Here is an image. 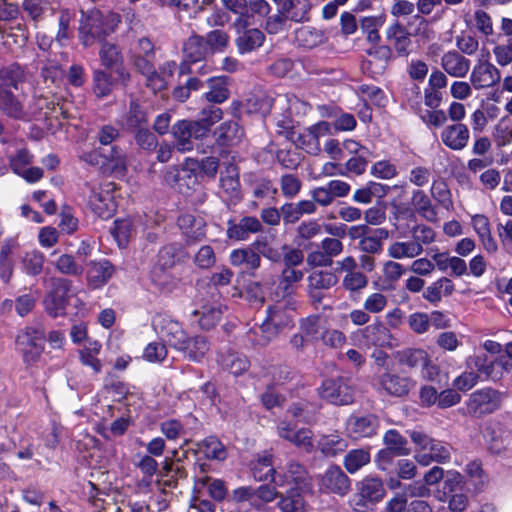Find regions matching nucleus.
Masks as SVG:
<instances>
[{
  "mask_svg": "<svg viewBox=\"0 0 512 512\" xmlns=\"http://www.w3.org/2000/svg\"><path fill=\"white\" fill-rule=\"evenodd\" d=\"M120 22L119 15L113 12L103 13L94 9L84 14L79 27V37L86 47L113 33Z\"/></svg>",
  "mask_w": 512,
  "mask_h": 512,
  "instance_id": "obj_1",
  "label": "nucleus"
},
{
  "mask_svg": "<svg viewBox=\"0 0 512 512\" xmlns=\"http://www.w3.org/2000/svg\"><path fill=\"white\" fill-rule=\"evenodd\" d=\"M411 441L415 444V460L422 466L432 462H446L450 459V446L427 434L413 430L409 433Z\"/></svg>",
  "mask_w": 512,
  "mask_h": 512,
  "instance_id": "obj_2",
  "label": "nucleus"
},
{
  "mask_svg": "<svg viewBox=\"0 0 512 512\" xmlns=\"http://www.w3.org/2000/svg\"><path fill=\"white\" fill-rule=\"evenodd\" d=\"M16 348L27 366L36 364L44 351V329L37 326L20 330L16 336Z\"/></svg>",
  "mask_w": 512,
  "mask_h": 512,
  "instance_id": "obj_3",
  "label": "nucleus"
},
{
  "mask_svg": "<svg viewBox=\"0 0 512 512\" xmlns=\"http://www.w3.org/2000/svg\"><path fill=\"white\" fill-rule=\"evenodd\" d=\"M225 7L239 17L234 21L236 31L253 25L255 14L264 16L269 12V5L265 0H222Z\"/></svg>",
  "mask_w": 512,
  "mask_h": 512,
  "instance_id": "obj_4",
  "label": "nucleus"
},
{
  "mask_svg": "<svg viewBox=\"0 0 512 512\" xmlns=\"http://www.w3.org/2000/svg\"><path fill=\"white\" fill-rule=\"evenodd\" d=\"M385 495L383 483L379 478L366 477L358 488V492L351 500L355 512H368L373 505L381 501Z\"/></svg>",
  "mask_w": 512,
  "mask_h": 512,
  "instance_id": "obj_5",
  "label": "nucleus"
},
{
  "mask_svg": "<svg viewBox=\"0 0 512 512\" xmlns=\"http://www.w3.org/2000/svg\"><path fill=\"white\" fill-rule=\"evenodd\" d=\"M465 365L468 368H475L483 373L486 379L493 381L501 379L505 373L512 370V362L506 357H499L489 361L484 353L474 354L466 358Z\"/></svg>",
  "mask_w": 512,
  "mask_h": 512,
  "instance_id": "obj_6",
  "label": "nucleus"
},
{
  "mask_svg": "<svg viewBox=\"0 0 512 512\" xmlns=\"http://www.w3.org/2000/svg\"><path fill=\"white\" fill-rule=\"evenodd\" d=\"M114 189L115 186L112 182L101 184L92 189L88 204L93 213L102 219L112 217L116 211Z\"/></svg>",
  "mask_w": 512,
  "mask_h": 512,
  "instance_id": "obj_7",
  "label": "nucleus"
},
{
  "mask_svg": "<svg viewBox=\"0 0 512 512\" xmlns=\"http://www.w3.org/2000/svg\"><path fill=\"white\" fill-rule=\"evenodd\" d=\"M153 326L160 339L177 351L183 348L188 335L181 324L166 316H158L153 321Z\"/></svg>",
  "mask_w": 512,
  "mask_h": 512,
  "instance_id": "obj_8",
  "label": "nucleus"
},
{
  "mask_svg": "<svg viewBox=\"0 0 512 512\" xmlns=\"http://www.w3.org/2000/svg\"><path fill=\"white\" fill-rule=\"evenodd\" d=\"M501 404V395L492 388H482L473 392L468 399L467 409L473 416H483L496 411Z\"/></svg>",
  "mask_w": 512,
  "mask_h": 512,
  "instance_id": "obj_9",
  "label": "nucleus"
},
{
  "mask_svg": "<svg viewBox=\"0 0 512 512\" xmlns=\"http://www.w3.org/2000/svg\"><path fill=\"white\" fill-rule=\"evenodd\" d=\"M179 151H190L193 148L192 139H200L207 135L206 126L196 121L181 120L172 128Z\"/></svg>",
  "mask_w": 512,
  "mask_h": 512,
  "instance_id": "obj_10",
  "label": "nucleus"
},
{
  "mask_svg": "<svg viewBox=\"0 0 512 512\" xmlns=\"http://www.w3.org/2000/svg\"><path fill=\"white\" fill-rule=\"evenodd\" d=\"M319 395L334 405H348L353 402V389L344 378L324 381L319 388Z\"/></svg>",
  "mask_w": 512,
  "mask_h": 512,
  "instance_id": "obj_11",
  "label": "nucleus"
},
{
  "mask_svg": "<svg viewBox=\"0 0 512 512\" xmlns=\"http://www.w3.org/2000/svg\"><path fill=\"white\" fill-rule=\"evenodd\" d=\"M99 58L101 64L106 69L112 70L117 74L118 80L127 82L130 79V74L123 65L121 51L116 44L110 42L102 43Z\"/></svg>",
  "mask_w": 512,
  "mask_h": 512,
  "instance_id": "obj_12",
  "label": "nucleus"
},
{
  "mask_svg": "<svg viewBox=\"0 0 512 512\" xmlns=\"http://www.w3.org/2000/svg\"><path fill=\"white\" fill-rule=\"evenodd\" d=\"M500 79V71L488 59H480L470 74V82L477 90L492 87Z\"/></svg>",
  "mask_w": 512,
  "mask_h": 512,
  "instance_id": "obj_13",
  "label": "nucleus"
},
{
  "mask_svg": "<svg viewBox=\"0 0 512 512\" xmlns=\"http://www.w3.org/2000/svg\"><path fill=\"white\" fill-rule=\"evenodd\" d=\"M273 483L280 487L296 490H307L309 487V480L307 472L303 466L298 463H289L287 469L283 473H278L273 478Z\"/></svg>",
  "mask_w": 512,
  "mask_h": 512,
  "instance_id": "obj_14",
  "label": "nucleus"
},
{
  "mask_svg": "<svg viewBox=\"0 0 512 512\" xmlns=\"http://www.w3.org/2000/svg\"><path fill=\"white\" fill-rule=\"evenodd\" d=\"M70 281L66 279L54 280V288L45 298V307L54 317L62 314L70 296Z\"/></svg>",
  "mask_w": 512,
  "mask_h": 512,
  "instance_id": "obj_15",
  "label": "nucleus"
},
{
  "mask_svg": "<svg viewBox=\"0 0 512 512\" xmlns=\"http://www.w3.org/2000/svg\"><path fill=\"white\" fill-rule=\"evenodd\" d=\"M378 421L374 415H351L346 422L347 435L352 439L372 437L376 434Z\"/></svg>",
  "mask_w": 512,
  "mask_h": 512,
  "instance_id": "obj_16",
  "label": "nucleus"
},
{
  "mask_svg": "<svg viewBox=\"0 0 512 512\" xmlns=\"http://www.w3.org/2000/svg\"><path fill=\"white\" fill-rule=\"evenodd\" d=\"M470 224L483 249L489 254L497 253L498 243L492 235L489 218L484 214H475L471 216Z\"/></svg>",
  "mask_w": 512,
  "mask_h": 512,
  "instance_id": "obj_17",
  "label": "nucleus"
},
{
  "mask_svg": "<svg viewBox=\"0 0 512 512\" xmlns=\"http://www.w3.org/2000/svg\"><path fill=\"white\" fill-rule=\"evenodd\" d=\"M442 0H416V8L418 13L413 15L408 22V28L416 25L414 34L416 36L428 37L430 32L429 22L424 16L430 15L437 6H440Z\"/></svg>",
  "mask_w": 512,
  "mask_h": 512,
  "instance_id": "obj_18",
  "label": "nucleus"
},
{
  "mask_svg": "<svg viewBox=\"0 0 512 512\" xmlns=\"http://www.w3.org/2000/svg\"><path fill=\"white\" fill-rule=\"evenodd\" d=\"M277 432L279 437L291 442L299 449L310 452L313 448L312 432L309 429L294 430L289 423L282 421L277 427Z\"/></svg>",
  "mask_w": 512,
  "mask_h": 512,
  "instance_id": "obj_19",
  "label": "nucleus"
},
{
  "mask_svg": "<svg viewBox=\"0 0 512 512\" xmlns=\"http://www.w3.org/2000/svg\"><path fill=\"white\" fill-rule=\"evenodd\" d=\"M321 489L338 495H345L350 489V481L340 467L331 466L321 478Z\"/></svg>",
  "mask_w": 512,
  "mask_h": 512,
  "instance_id": "obj_20",
  "label": "nucleus"
},
{
  "mask_svg": "<svg viewBox=\"0 0 512 512\" xmlns=\"http://www.w3.org/2000/svg\"><path fill=\"white\" fill-rule=\"evenodd\" d=\"M440 65L454 78H464L470 70V60L454 50L443 54Z\"/></svg>",
  "mask_w": 512,
  "mask_h": 512,
  "instance_id": "obj_21",
  "label": "nucleus"
},
{
  "mask_svg": "<svg viewBox=\"0 0 512 512\" xmlns=\"http://www.w3.org/2000/svg\"><path fill=\"white\" fill-rule=\"evenodd\" d=\"M469 138V130L464 124L458 123L446 126L441 132V140L444 145L455 151L464 149Z\"/></svg>",
  "mask_w": 512,
  "mask_h": 512,
  "instance_id": "obj_22",
  "label": "nucleus"
},
{
  "mask_svg": "<svg viewBox=\"0 0 512 512\" xmlns=\"http://www.w3.org/2000/svg\"><path fill=\"white\" fill-rule=\"evenodd\" d=\"M362 336L368 345L387 347L393 345L389 329L380 321L367 325L361 330Z\"/></svg>",
  "mask_w": 512,
  "mask_h": 512,
  "instance_id": "obj_23",
  "label": "nucleus"
},
{
  "mask_svg": "<svg viewBox=\"0 0 512 512\" xmlns=\"http://www.w3.org/2000/svg\"><path fill=\"white\" fill-rule=\"evenodd\" d=\"M178 227L187 241H199L205 236V222L201 217L183 214L178 218Z\"/></svg>",
  "mask_w": 512,
  "mask_h": 512,
  "instance_id": "obj_24",
  "label": "nucleus"
},
{
  "mask_svg": "<svg viewBox=\"0 0 512 512\" xmlns=\"http://www.w3.org/2000/svg\"><path fill=\"white\" fill-rule=\"evenodd\" d=\"M386 35L390 44L401 55L408 53V48L411 44L410 36H416L414 34V30L409 32L408 28L400 24L398 21L388 27Z\"/></svg>",
  "mask_w": 512,
  "mask_h": 512,
  "instance_id": "obj_25",
  "label": "nucleus"
},
{
  "mask_svg": "<svg viewBox=\"0 0 512 512\" xmlns=\"http://www.w3.org/2000/svg\"><path fill=\"white\" fill-rule=\"evenodd\" d=\"M461 483V475L457 472L449 473L444 481V490L454 493L449 499V509L451 512H463L468 506V498L463 493H456Z\"/></svg>",
  "mask_w": 512,
  "mask_h": 512,
  "instance_id": "obj_26",
  "label": "nucleus"
},
{
  "mask_svg": "<svg viewBox=\"0 0 512 512\" xmlns=\"http://www.w3.org/2000/svg\"><path fill=\"white\" fill-rule=\"evenodd\" d=\"M380 385L388 394L397 397L407 395L414 386L410 378L391 373H386L381 376Z\"/></svg>",
  "mask_w": 512,
  "mask_h": 512,
  "instance_id": "obj_27",
  "label": "nucleus"
},
{
  "mask_svg": "<svg viewBox=\"0 0 512 512\" xmlns=\"http://www.w3.org/2000/svg\"><path fill=\"white\" fill-rule=\"evenodd\" d=\"M165 180L169 185L176 187L181 193H187L198 184L196 174L185 168L169 171L165 176Z\"/></svg>",
  "mask_w": 512,
  "mask_h": 512,
  "instance_id": "obj_28",
  "label": "nucleus"
},
{
  "mask_svg": "<svg viewBox=\"0 0 512 512\" xmlns=\"http://www.w3.org/2000/svg\"><path fill=\"white\" fill-rule=\"evenodd\" d=\"M236 46L241 54L252 52L253 50L262 46L265 36L264 34L256 29L243 28L240 31H236Z\"/></svg>",
  "mask_w": 512,
  "mask_h": 512,
  "instance_id": "obj_29",
  "label": "nucleus"
},
{
  "mask_svg": "<svg viewBox=\"0 0 512 512\" xmlns=\"http://www.w3.org/2000/svg\"><path fill=\"white\" fill-rule=\"evenodd\" d=\"M175 264V249L171 246H165L159 250L158 260L152 271L153 281L159 285H165L166 280L162 277H166L165 271L170 269Z\"/></svg>",
  "mask_w": 512,
  "mask_h": 512,
  "instance_id": "obj_30",
  "label": "nucleus"
},
{
  "mask_svg": "<svg viewBox=\"0 0 512 512\" xmlns=\"http://www.w3.org/2000/svg\"><path fill=\"white\" fill-rule=\"evenodd\" d=\"M0 110L9 117L23 118L25 112L21 95L14 91L0 90Z\"/></svg>",
  "mask_w": 512,
  "mask_h": 512,
  "instance_id": "obj_31",
  "label": "nucleus"
},
{
  "mask_svg": "<svg viewBox=\"0 0 512 512\" xmlns=\"http://www.w3.org/2000/svg\"><path fill=\"white\" fill-rule=\"evenodd\" d=\"M305 490L289 489L281 493L278 508L282 512H306L307 504L302 493Z\"/></svg>",
  "mask_w": 512,
  "mask_h": 512,
  "instance_id": "obj_32",
  "label": "nucleus"
},
{
  "mask_svg": "<svg viewBox=\"0 0 512 512\" xmlns=\"http://www.w3.org/2000/svg\"><path fill=\"white\" fill-rule=\"evenodd\" d=\"M24 81V71L18 65H10L0 70V90L18 92Z\"/></svg>",
  "mask_w": 512,
  "mask_h": 512,
  "instance_id": "obj_33",
  "label": "nucleus"
},
{
  "mask_svg": "<svg viewBox=\"0 0 512 512\" xmlns=\"http://www.w3.org/2000/svg\"><path fill=\"white\" fill-rule=\"evenodd\" d=\"M184 347L181 348L180 352L183 356L190 361H200L205 357L209 350V345L205 337L194 336L187 338Z\"/></svg>",
  "mask_w": 512,
  "mask_h": 512,
  "instance_id": "obj_34",
  "label": "nucleus"
},
{
  "mask_svg": "<svg viewBox=\"0 0 512 512\" xmlns=\"http://www.w3.org/2000/svg\"><path fill=\"white\" fill-rule=\"evenodd\" d=\"M423 250V247L413 240L407 242L396 241L388 246L387 254L392 259L415 258L421 255Z\"/></svg>",
  "mask_w": 512,
  "mask_h": 512,
  "instance_id": "obj_35",
  "label": "nucleus"
},
{
  "mask_svg": "<svg viewBox=\"0 0 512 512\" xmlns=\"http://www.w3.org/2000/svg\"><path fill=\"white\" fill-rule=\"evenodd\" d=\"M389 238L385 228H378L368 233L359 241V248L364 253L377 254L382 251L383 241Z\"/></svg>",
  "mask_w": 512,
  "mask_h": 512,
  "instance_id": "obj_36",
  "label": "nucleus"
},
{
  "mask_svg": "<svg viewBox=\"0 0 512 512\" xmlns=\"http://www.w3.org/2000/svg\"><path fill=\"white\" fill-rule=\"evenodd\" d=\"M233 266H243L246 270H256L260 266V256L250 248L235 249L230 253Z\"/></svg>",
  "mask_w": 512,
  "mask_h": 512,
  "instance_id": "obj_37",
  "label": "nucleus"
},
{
  "mask_svg": "<svg viewBox=\"0 0 512 512\" xmlns=\"http://www.w3.org/2000/svg\"><path fill=\"white\" fill-rule=\"evenodd\" d=\"M184 54L186 61L195 63L209 55L202 36H191L184 44Z\"/></svg>",
  "mask_w": 512,
  "mask_h": 512,
  "instance_id": "obj_38",
  "label": "nucleus"
},
{
  "mask_svg": "<svg viewBox=\"0 0 512 512\" xmlns=\"http://www.w3.org/2000/svg\"><path fill=\"white\" fill-rule=\"evenodd\" d=\"M295 39L300 46L311 49L322 44L325 36L321 30L305 26L296 31Z\"/></svg>",
  "mask_w": 512,
  "mask_h": 512,
  "instance_id": "obj_39",
  "label": "nucleus"
},
{
  "mask_svg": "<svg viewBox=\"0 0 512 512\" xmlns=\"http://www.w3.org/2000/svg\"><path fill=\"white\" fill-rule=\"evenodd\" d=\"M113 266L108 261L93 263L89 272V283L97 288L105 284L113 274Z\"/></svg>",
  "mask_w": 512,
  "mask_h": 512,
  "instance_id": "obj_40",
  "label": "nucleus"
},
{
  "mask_svg": "<svg viewBox=\"0 0 512 512\" xmlns=\"http://www.w3.org/2000/svg\"><path fill=\"white\" fill-rule=\"evenodd\" d=\"M310 4L307 0H289L283 4V13L286 19L301 22L308 18Z\"/></svg>",
  "mask_w": 512,
  "mask_h": 512,
  "instance_id": "obj_41",
  "label": "nucleus"
},
{
  "mask_svg": "<svg viewBox=\"0 0 512 512\" xmlns=\"http://www.w3.org/2000/svg\"><path fill=\"white\" fill-rule=\"evenodd\" d=\"M311 296L319 298L317 290L329 289L337 283V277L328 271H315L308 277Z\"/></svg>",
  "mask_w": 512,
  "mask_h": 512,
  "instance_id": "obj_42",
  "label": "nucleus"
},
{
  "mask_svg": "<svg viewBox=\"0 0 512 512\" xmlns=\"http://www.w3.org/2000/svg\"><path fill=\"white\" fill-rule=\"evenodd\" d=\"M383 442L397 456H407L410 454L407 440L395 429L388 430L384 434Z\"/></svg>",
  "mask_w": 512,
  "mask_h": 512,
  "instance_id": "obj_43",
  "label": "nucleus"
},
{
  "mask_svg": "<svg viewBox=\"0 0 512 512\" xmlns=\"http://www.w3.org/2000/svg\"><path fill=\"white\" fill-rule=\"evenodd\" d=\"M103 170L110 171L117 175H123L126 170V160L122 152L111 148L108 153L103 154Z\"/></svg>",
  "mask_w": 512,
  "mask_h": 512,
  "instance_id": "obj_44",
  "label": "nucleus"
},
{
  "mask_svg": "<svg viewBox=\"0 0 512 512\" xmlns=\"http://www.w3.org/2000/svg\"><path fill=\"white\" fill-rule=\"evenodd\" d=\"M210 90L205 94L207 101L222 103L228 98L226 78L212 77L208 80Z\"/></svg>",
  "mask_w": 512,
  "mask_h": 512,
  "instance_id": "obj_45",
  "label": "nucleus"
},
{
  "mask_svg": "<svg viewBox=\"0 0 512 512\" xmlns=\"http://www.w3.org/2000/svg\"><path fill=\"white\" fill-rule=\"evenodd\" d=\"M463 371L457 377H455L452 381V386L459 392H467L475 387L479 380L480 376L483 373H479L475 368H468Z\"/></svg>",
  "mask_w": 512,
  "mask_h": 512,
  "instance_id": "obj_46",
  "label": "nucleus"
},
{
  "mask_svg": "<svg viewBox=\"0 0 512 512\" xmlns=\"http://www.w3.org/2000/svg\"><path fill=\"white\" fill-rule=\"evenodd\" d=\"M320 451L327 456H334L343 452L346 447V441L337 434L324 435L318 441Z\"/></svg>",
  "mask_w": 512,
  "mask_h": 512,
  "instance_id": "obj_47",
  "label": "nucleus"
},
{
  "mask_svg": "<svg viewBox=\"0 0 512 512\" xmlns=\"http://www.w3.org/2000/svg\"><path fill=\"white\" fill-rule=\"evenodd\" d=\"M252 474L257 481H266L269 478L273 480L277 474L273 467L272 456L259 457L253 464Z\"/></svg>",
  "mask_w": 512,
  "mask_h": 512,
  "instance_id": "obj_48",
  "label": "nucleus"
},
{
  "mask_svg": "<svg viewBox=\"0 0 512 512\" xmlns=\"http://www.w3.org/2000/svg\"><path fill=\"white\" fill-rule=\"evenodd\" d=\"M119 497L116 491L99 493L94 498L93 505L99 512H120Z\"/></svg>",
  "mask_w": 512,
  "mask_h": 512,
  "instance_id": "obj_49",
  "label": "nucleus"
},
{
  "mask_svg": "<svg viewBox=\"0 0 512 512\" xmlns=\"http://www.w3.org/2000/svg\"><path fill=\"white\" fill-rule=\"evenodd\" d=\"M111 233L119 247H126L133 233L132 220L130 218L116 219Z\"/></svg>",
  "mask_w": 512,
  "mask_h": 512,
  "instance_id": "obj_50",
  "label": "nucleus"
},
{
  "mask_svg": "<svg viewBox=\"0 0 512 512\" xmlns=\"http://www.w3.org/2000/svg\"><path fill=\"white\" fill-rule=\"evenodd\" d=\"M44 255L37 250H31L24 254L21 259L23 271L31 276L41 273L44 265Z\"/></svg>",
  "mask_w": 512,
  "mask_h": 512,
  "instance_id": "obj_51",
  "label": "nucleus"
},
{
  "mask_svg": "<svg viewBox=\"0 0 512 512\" xmlns=\"http://www.w3.org/2000/svg\"><path fill=\"white\" fill-rule=\"evenodd\" d=\"M209 54L223 52L229 44V35L222 30H213L204 37Z\"/></svg>",
  "mask_w": 512,
  "mask_h": 512,
  "instance_id": "obj_52",
  "label": "nucleus"
},
{
  "mask_svg": "<svg viewBox=\"0 0 512 512\" xmlns=\"http://www.w3.org/2000/svg\"><path fill=\"white\" fill-rule=\"evenodd\" d=\"M370 462V453L366 449L351 450L344 458V467L349 473H355Z\"/></svg>",
  "mask_w": 512,
  "mask_h": 512,
  "instance_id": "obj_53",
  "label": "nucleus"
},
{
  "mask_svg": "<svg viewBox=\"0 0 512 512\" xmlns=\"http://www.w3.org/2000/svg\"><path fill=\"white\" fill-rule=\"evenodd\" d=\"M114 87V82L109 73L96 69L93 73V91L97 97L108 96Z\"/></svg>",
  "mask_w": 512,
  "mask_h": 512,
  "instance_id": "obj_54",
  "label": "nucleus"
},
{
  "mask_svg": "<svg viewBox=\"0 0 512 512\" xmlns=\"http://www.w3.org/2000/svg\"><path fill=\"white\" fill-rule=\"evenodd\" d=\"M385 23V15L364 17L361 20V29L367 34V40L377 43L380 40L379 28Z\"/></svg>",
  "mask_w": 512,
  "mask_h": 512,
  "instance_id": "obj_55",
  "label": "nucleus"
},
{
  "mask_svg": "<svg viewBox=\"0 0 512 512\" xmlns=\"http://www.w3.org/2000/svg\"><path fill=\"white\" fill-rule=\"evenodd\" d=\"M0 38L2 44L9 49H12L13 46L21 47L27 40V36L20 26H17V28L10 27L9 29L0 26Z\"/></svg>",
  "mask_w": 512,
  "mask_h": 512,
  "instance_id": "obj_56",
  "label": "nucleus"
},
{
  "mask_svg": "<svg viewBox=\"0 0 512 512\" xmlns=\"http://www.w3.org/2000/svg\"><path fill=\"white\" fill-rule=\"evenodd\" d=\"M412 204L415 210L427 220H434L436 218V212L432 203L423 191L417 190L413 193Z\"/></svg>",
  "mask_w": 512,
  "mask_h": 512,
  "instance_id": "obj_57",
  "label": "nucleus"
},
{
  "mask_svg": "<svg viewBox=\"0 0 512 512\" xmlns=\"http://www.w3.org/2000/svg\"><path fill=\"white\" fill-rule=\"evenodd\" d=\"M199 449L209 459L224 460L227 456L224 445L215 437L204 439Z\"/></svg>",
  "mask_w": 512,
  "mask_h": 512,
  "instance_id": "obj_58",
  "label": "nucleus"
},
{
  "mask_svg": "<svg viewBox=\"0 0 512 512\" xmlns=\"http://www.w3.org/2000/svg\"><path fill=\"white\" fill-rule=\"evenodd\" d=\"M37 105L40 108V110L45 109L44 111V117L46 119H55L58 120L59 116H61L63 119H67L70 117V114L68 112V109L65 107V104H60L59 102L54 103L47 102L44 98H39L37 100Z\"/></svg>",
  "mask_w": 512,
  "mask_h": 512,
  "instance_id": "obj_59",
  "label": "nucleus"
},
{
  "mask_svg": "<svg viewBox=\"0 0 512 512\" xmlns=\"http://www.w3.org/2000/svg\"><path fill=\"white\" fill-rule=\"evenodd\" d=\"M195 314H199V323L202 328L210 329L214 327L220 320L222 311L219 306L203 305L200 311H196Z\"/></svg>",
  "mask_w": 512,
  "mask_h": 512,
  "instance_id": "obj_60",
  "label": "nucleus"
},
{
  "mask_svg": "<svg viewBox=\"0 0 512 512\" xmlns=\"http://www.w3.org/2000/svg\"><path fill=\"white\" fill-rule=\"evenodd\" d=\"M56 269L66 275H78L83 272V268L76 263L73 256L69 254L60 255L54 262Z\"/></svg>",
  "mask_w": 512,
  "mask_h": 512,
  "instance_id": "obj_61",
  "label": "nucleus"
},
{
  "mask_svg": "<svg viewBox=\"0 0 512 512\" xmlns=\"http://www.w3.org/2000/svg\"><path fill=\"white\" fill-rule=\"evenodd\" d=\"M268 317L279 330L291 324V315L286 311L285 304L278 303L268 311Z\"/></svg>",
  "mask_w": 512,
  "mask_h": 512,
  "instance_id": "obj_62",
  "label": "nucleus"
},
{
  "mask_svg": "<svg viewBox=\"0 0 512 512\" xmlns=\"http://www.w3.org/2000/svg\"><path fill=\"white\" fill-rule=\"evenodd\" d=\"M368 285V278L360 271L345 274L342 280V286L349 292H357Z\"/></svg>",
  "mask_w": 512,
  "mask_h": 512,
  "instance_id": "obj_63",
  "label": "nucleus"
},
{
  "mask_svg": "<svg viewBox=\"0 0 512 512\" xmlns=\"http://www.w3.org/2000/svg\"><path fill=\"white\" fill-rule=\"evenodd\" d=\"M495 141L498 146H506L512 142V120L503 118L495 128Z\"/></svg>",
  "mask_w": 512,
  "mask_h": 512,
  "instance_id": "obj_64",
  "label": "nucleus"
}]
</instances>
